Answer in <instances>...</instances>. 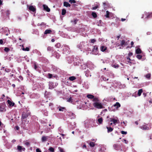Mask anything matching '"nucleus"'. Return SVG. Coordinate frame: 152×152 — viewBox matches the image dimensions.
I'll return each instance as SVG.
<instances>
[{
    "label": "nucleus",
    "mask_w": 152,
    "mask_h": 152,
    "mask_svg": "<svg viewBox=\"0 0 152 152\" xmlns=\"http://www.w3.org/2000/svg\"><path fill=\"white\" fill-rule=\"evenodd\" d=\"M112 66L115 68H118L119 67V66L118 65L116 64V65H112Z\"/></svg>",
    "instance_id": "nucleus-41"
},
{
    "label": "nucleus",
    "mask_w": 152,
    "mask_h": 152,
    "mask_svg": "<svg viewBox=\"0 0 152 152\" xmlns=\"http://www.w3.org/2000/svg\"><path fill=\"white\" fill-rule=\"evenodd\" d=\"M55 55L56 57L57 58H58L60 56L59 54L56 52H55Z\"/></svg>",
    "instance_id": "nucleus-31"
},
{
    "label": "nucleus",
    "mask_w": 152,
    "mask_h": 152,
    "mask_svg": "<svg viewBox=\"0 0 152 152\" xmlns=\"http://www.w3.org/2000/svg\"><path fill=\"white\" fill-rule=\"evenodd\" d=\"M83 148H86V145L85 144H84L83 146Z\"/></svg>",
    "instance_id": "nucleus-59"
},
{
    "label": "nucleus",
    "mask_w": 152,
    "mask_h": 152,
    "mask_svg": "<svg viewBox=\"0 0 152 152\" xmlns=\"http://www.w3.org/2000/svg\"><path fill=\"white\" fill-rule=\"evenodd\" d=\"M99 52V50L98 47L97 45H95L94 46V48L92 50V54L96 55Z\"/></svg>",
    "instance_id": "nucleus-4"
},
{
    "label": "nucleus",
    "mask_w": 152,
    "mask_h": 152,
    "mask_svg": "<svg viewBox=\"0 0 152 152\" xmlns=\"http://www.w3.org/2000/svg\"><path fill=\"white\" fill-rule=\"evenodd\" d=\"M115 45H116V46H119L120 45L118 43H116L115 44Z\"/></svg>",
    "instance_id": "nucleus-63"
},
{
    "label": "nucleus",
    "mask_w": 152,
    "mask_h": 152,
    "mask_svg": "<svg viewBox=\"0 0 152 152\" xmlns=\"http://www.w3.org/2000/svg\"><path fill=\"white\" fill-rule=\"evenodd\" d=\"M146 77L148 79H150L151 77V74H148L146 75Z\"/></svg>",
    "instance_id": "nucleus-45"
},
{
    "label": "nucleus",
    "mask_w": 152,
    "mask_h": 152,
    "mask_svg": "<svg viewBox=\"0 0 152 152\" xmlns=\"http://www.w3.org/2000/svg\"><path fill=\"white\" fill-rule=\"evenodd\" d=\"M107 49V47L104 45H102L100 47V50L102 52L105 51Z\"/></svg>",
    "instance_id": "nucleus-13"
},
{
    "label": "nucleus",
    "mask_w": 152,
    "mask_h": 152,
    "mask_svg": "<svg viewBox=\"0 0 152 152\" xmlns=\"http://www.w3.org/2000/svg\"><path fill=\"white\" fill-rule=\"evenodd\" d=\"M15 128H16V129L17 130H18L19 129V127H18V126H15Z\"/></svg>",
    "instance_id": "nucleus-61"
},
{
    "label": "nucleus",
    "mask_w": 152,
    "mask_h": 152,
    "mask_svg": "<svg viewBox=\"0 0 152 152\" xmlns=\"http://www.w3.org/2000/svg\"><path fill=\"white\" fill-rule=\"evenodd\" d=\"M121 133L123 134H127V132H125V131H121Z\"/></svg>",
    "instance_id": "nucleus-48"
},
{
    "label": "nucleus",
    "mask_w": 152,
    "mask_h": 152,
    "mask_svg": "<svg viewBox=\"0 0 152 152\" xmlns=\"http://www.w3.org/2000/svg\"><path fill=\"white\" fill-rule=\"evenodd\" d=\"M4 108V106L3 105H0V111L2 112Z\"/></svg>",
    "instance_id": "nucleus-25"
},
{
    "label": "nucleus",
    "mask_w": 152,
    "mask_h": 152,
    "mask_svg": "<svg viewBox=\"0 0 152 152\" xmlns=\"http://www.w3.org/2000/svg\"><path fill=\"white\" fill-rule=\"evenodd\" d=\"M67 101L68 102H72V99L71 97H70L68 99Z\"/></svg>",
    "instance_id": "nucleus-52"
},
{
    "label": "nucleus",
    "mask_w": 152,
    "mask_h": 152,
    "mask_svg": "<svg viewBox=\"0 0 152 152\" xmlns=\"http://www.w3.org/2000/svg\"><path fill=\"white\" fill-rule=\"evenodd\" d=\"M125 20H126V19H124V18H122L121 19V20L122 21H125Z\"/></svg>",
    "instance_id": "nucleus-64"
},
{
    "label": "nucleus",
    "mask_w": 152,
    "mask_h": 152,
    "mask_svg": "<svg viewBox=\"0 0 152 152\" xmlns=\"http://www.w3.org/2000/svg\"><path fill=\"white\" fill-rule=\"evenodd\" d=\"M34 69L35 70H37V66L35 63H34Z\"/></svg>",
    "instance_id": "nucleus-51"
},
{
    "label": "nucleus",
    "mask_w": 152,
    "mask_h": 152,
    "mask_svg": "<svg viewBox=\"0 0 152 152\" xmlns=\"http://www.w3.org/2000/svg\"><path fill=\"white\" fill-rule=\"evenodd\" d=\"M121 36V35L120 34L117 37V38H118V40L119 39L120 37Z\"/></svg>",
    "instance_id": "nucleus-60"
},
{
    "label": "nucleus",
    "mask_w": 152,
    "mask_h": 152,
    "mask_svg": "<svg viewBox=\"0 0 152 152\" xmlns=\"http://www.w3.org/2000/svg\"><path fill=\"white\" fill-rule=\"evenodd\" d=\"M4 50L5 52H8L10 50V49L6 47V48H5L4 49Z\"/></svg>",
    "instance_id": "nucleus-40"
},
{
    "label": "nucleus",
    "mask_w": 152,
    "mask_h": 152,
    "mask_svg": "<svg viewBox=\"0 0 152 152\" xmlns=\"http://www.w3.org/2000/svg\"><path fill=\"white\" fill-rule=\"evenodd\" d=\"M113 146L114 148L117 150H119L121 148V145L118 144H114Z\"/></svg>",
    "instance_id": "nucleus-6"
},
{
    "label": "nucleus",
    "mask_w": 152,
    "mask_h": 152,
    "mask_svg": "<svg viewBox=\"0 0 152 152\" xmlns=\"http://www.w3.org/2000/svg\"><path fill=\"white\" fill-rule=\"evenodd\" d=\"M49 138L48 136H43L41 138V140L42 142H45L48 140V139Z\"/></svg>",
    "instance_id": "nucleus-7"
},
{
    "label": "nucleus",
    "mask_w": 152,
    "mask_h": 152,
    "mask_svg": "<svg viewBox=\"0 0 152 152\" xmlns=\"http://www.w3.org/2000/svg\"><path fill=\"white\" fill-rule=\"evenodd\" d=\"M106 128L107 129V132L108 133L112 132L113 130V128L110 126H107Z\"/></svg>",
    "instance_id": "nucleus-12"
},
{
    "label": "nucleus",
    "mask_w": 152,
    "mask_h": 152,
    "mask_svg": "<svg viewBox=\"0 0 152 152\" xmlns=\"http://www.w3.org/2000/svg\"><path fill=\"white\" fill-rule=\"evenodd\" d=\"M135 53L137 54H140L142 53V50L140 48H138L136 50Z\"/></svg>",
    "instance_id": "nucleus-16"
},
{
    "label": "nucleus",
    "mask_w": 152,
    "mask_h": 152,
    "mask_svg": "<svg viewBox=\"0 0 152 152\" xmlns=\"http://www.w3.org/2000/svg\"><path fill=\"white\" fill-rule=\"evenodd\" d=\"M47 50L50 51H53V48L50 46H48L47 48Z\"/></svg>",
    "instance_id": "nucleus-23"
},
{
    "label": "nucleus",
    "mask_w": 152,
    "mask_h": 152,
    "mask_svg": "<svg viewBox=\"0 0 152 152\" xmlns=\"http://www.w3.org/2000/svg\"><path fill=\"white\" fill-rule=\"evenodd\" d=\"M50 151L52 152H54V149L52 147H50L48 149Z\"/></svg>",
    "instance_id": "nucleus-38"
},
{
    "label": "nucleus",
    "mask_w": 152,
    "mask_h": 152,
    "mask_svg": "<svg viewBox=\"0 0 152 152\" xmlns=\"http://www.w3.org/2000/svg\"><path fill=\"white\" fill-rule=\"evenodd\" d=\"M58 148L60 151V152H65L64 149L61 148L59 147Z\"/></svg>",
    "instance_id": "nucleus-43"
},
{
    "label": "nucleus",
    "mask_w": 152,
    "mask_h": 152,
    "mask_svg": "<svg viewBox=\"0 0 152 152\" xmlns=\"http://www.w3.org/2000/svg\"><path fill=\"white\" fill-rule=\"evenodd\" d=\"M93 102H98L99 101V99L97 98L94 97V98L93 99Z\"/></svg>",
    "instance_id": "nucleus-30"
},
{
    "label": "nucleus",
    "mask_w": 152,
    "mask_h": 152,
    "mask_svg": "<svg viewBox=\"0 0 152 152\" xmlns=\"http://www.w3.org/2000/svg\"><path fill=\"white\" fill-rule=\"evenodd\" d=\"M25 145L27 146H28L30 145V143L28 142H26L24 143Z\"/></svg>",
    "instance_id": "nucleus-50"
},
{
    "label": "nucleus",
    "mask_w": 152,
    "mask_h": 152,
    "mask_svg": "<svg viewBox=\"0 0 152 152\" xmlns=\"http://www.w3.org/2000/svg\"><path fill=\"white\" fill-rule=\"evenodd\" d=\"M22 50L23 51H29L30 50L29 48L28 47H26V48H23Z\"/></svg>",
    "instance_id": "nucleus-39"
},
{
    "label": "nucleus",
    "mask_w": 152,
    "mask_h": 152,
    "mask_svg": "<svg viewBox=\"0 0 152 152\" xmlns=\"http://www.w3.org/2000/svg\"><path fill=\"white\" fill-rule=\"evenodd\" d=\"M91 15L94 18H96L97 16V15L96 13L95 12H93L92 13Z\"/></svg>",
    "instance_id": "nucleus-27"
},
{
    "label": "nucleus",
    "mask_w": 152,
    "mask_h": 152,
    "mask_svg": "<svg viewBox=\"0 0 152 152\" xmlns=\"http://www.w3.org/2000/svg\"><path fill=\"white\" fill-rule=\"evenodd\" d=\"M112 121L113 122V124H114V125H115L116 124H118L119 123V121L118 120H116L114 119L112 120Z\"/></svg>",
    "instance_id": "nucleus-18"
},
{
    "label": "nucleus",
    "mask_w": 152,
    "mask_h": 152,
    "mask_svg": "<svg viewBox=\"0 0 152 152\" xmlns=\"http://www.w3.org/2000/svg\"><path fill=\"white\" fill-rule=\"evenodd\" d=\"M126 45V42L125 40H122L121 41V43L120 45L121 46L123 47L124 45Z\"/></svg>",
    "instance_id": "nucleus-19"
},
{
    "label": "nucleus",
    "mask_w": 152,
    "mask_h": 152,
    "mask_svg": "<svg viewBox=\"0 0 152 152\" xmlns=\"http://www.w3.org/2000/svg\"><path fill=\"white\" fill-rule=\"evenodd\" d=\"M96 41V40L94 39H91V43H94Z\"/></svg>",
    "instance_id": "nucleus-49"
},
{
    "label": "nucleus",
    "mask_w": 152,
    "mask_h": 152,
    "mask_svg": "<svg viewBox=\"0 0 152 152\" xmlns=\"http://www.w3.org/2000/svg\"><path fill=\"white\" fill-rule=\"evenodd\" d=\"M5 97V95L4 94H3L2 95V96H1V97L0 98V101H2L3 100L4 98Z\"/></svg>",
    "instance_id": "nucleus-42"
},
{
    "label": "nucleus",
    "mask_w": 152,
    "mask_h": 152,
    "mask_svg": "<svg viewBox=\"0 0 152 152\" xmlns=\"http://www.w3.org/2000/svg\"><path fill=\"white\" fill-rule=\"evenodd\" d=\"M134 44V42L133 41H132L131 42V45H132V47H133V45Z\"/></svg>",
    "instance_id": "nucleus-58"
},
{
    "label": "nucleus",
    "mask_w": 152,
    "mask_h": 152,
    "mask_svg": "<svg viewBox=\"0 0 152 152\" xmlns=\"http://www.w3.org/2000/svg\"><path fill=\"white\" fill-rule=\"evenodd\" d=\"M29 115L30 113L28 111L23 112L21 117L22 120V121L23 119L27 118Z\"/></svg>",
    "instance_id": "nucleus-3"
},
{
    "label": "nucleus",
    "mask_w": 152,
    "mask_h": 152,
    "mask_svg": "<svg viewBox=\"0 0 152 152\" xmlns=\"http://www.w3.org/2000/svg\"><path fill=\"white\" fill-rule=\"evenodd\" d=\"M146 18H149L152 17V12L146 13H145Z\"/></svg>",
    "instance_id": "nucleus-8"
},
{
    "label": "nucleus",
    "mask_w": 152,
    "mask_h": 152,
    "mask_svg": "<svg viewBox=\"0 0 152 152\" xmlns=\"http://www.w3.org/2000/svg\"><path fill=\"white\" fill-rule=\"evenodd\" d=\"M66 10L65 9H63L62 10V15H64L66 13Z\"/></svg>",
    "instance_id": "nucleus-35"
},
{
    "label": "nucleus",
    "mask_w": 152,
    "mask_h": 152,
    "mask_svg": "<svg viewBox=\"0 0 152 152\" xmlns=\"http://www.w3.org/2000/svg\"><path fill=\"white\" fill-rule=\"evenodd\" d=\"M87 97L89 99H93L94 96L91 94H88L87 95Z\"/></svg>",
    "instance_id": "nucleus-29"
},
{
    "label": "nucleus",
    "mask_w": 152,
    "mask_h": 152,
    "mask_svg": "<svg viewBox=\"0 0 152 152\" xmlns=\"http://www.w3.org/2000/svg\"><path fill=\"white\" fill-rule=\"evenodd\" d=\"M65 109V108L64 107H60L59 109V111H63V110Z\"/></svg>",
    "instance_id": "nucleus-47"
},
{
    "label": "nucleus",
    "mask_w": 152,
    "mask_h": 152,
    "mask_svg": "<svg viewBox=\"0 0 152 152\" xmlns=\"http://www.w3.org/2000/svg\"><path fill=\"white\" fill-rule=\"evenodd\" d=\"M55 46L58 48H60L61 46V45L60 43H58L55 45Z\"/></svg>",
    "instance_id": "nucleus-36"
},
{
    "label": "nucleus",
    "mask_w": 152,
    "mask_h": 152,
    "mask_svg": "<svg viewBox=\"0 0 152 152\" xmlns=\"http://www.w3.org/2000/svg\"><path fill=\"white\" fill-rule=\"evenodd\" d=\"M52 32V31L51 30L47 29L45 30L44 32V34H50Z\"/></svg>",
    "instance_id": "nucleus-15"
},
{
    "label": "nucleus",
    "mask_w": 152,
    "mask_h": 152,
    "mask_svg": "<svg viewBox=\"0 0 152 152\" xmlns=\"http://www.w3.org/2000/svg\"><path fill=\"white\" fill-rule=\"evenodd\" d=\"M89 145L91 147H94L95 145V143L94 142H91L89 143Z\"/></svg>",
    "instance_id": "nucleus-34"
},
{
    "label": "nucleus",
    "mask_w": 152,
    "mask_h": 152,
    "mask_svg": "<svg viewBox=\"0 0 152 152\" xmlns=\"http://www.w3.org/2000/svg\"><path fill=\"white\" fill-rule=\"evenodd\" d=\"M69 2L71 3H75L76 2V1L75 0H69Z\"/></svg>",
    "instance_id": "nucleus-46"
},
{
    "label": "nucleus",
    "mask_w": 152,
    "mask_h": 152,
    "mask_svg": "<svg viewBox=\"0 0 152 152\" xmlns=\"http://www.w3.org/2000/svg\"><path fill=\"white\" fill-rule=\"evenodd\" d=\"M36 152H42L41 151L39 148H37L36 149Z\"/></svg>",
    "instance_id": "nucleus-54"
},
{
    "label": "nucleus",
    "mask_w": 152,
    "mask_h": 152,
    "mask_svg": "<svg viewBox=\"0 0 152 152\" xmlns=\"http://www.w3.org/2000/svg\"><path fill=\"white\" fill-rule=\"evenodd\" d=\"M142 91H142V89H140L138 90V94L139 96H140L141 95V94L142 93Z\"/></svg>",
    "instance_id": "nucleus-28"
},
{
    "label": "nucleus",
    "mask_w": 152,
    "mask_h": 152,
    "mask_svg": "<svg viewBox=\"0 0 152 152\" xmlns=\"http://www.w3.org/2000/svg\"><path fill=\"white\" fill-rule=\"evenodd\" d=\"M69 79L70 80L72 81L75 80L76 79V77L75 76H72L69 77Z\"/></svg>",
    "instance_id": "nucleus-22"
},
{
    "label": "nucleus",
    "mask_w": 152,
    "mask_h": 152,
    "mask_svg": "<svg viewBox=\"0 0 152 152\" xmlns=\"http://www.w3.org/2000/svg\"><path fill=\"white\" fill-rule=\"evenodd\" d=\"M52 74H51L50 73H48V77L49 78H51L52 77Z\"/></svg>",
    "instance_id": "nucleus-44"
},
{
    "label": "nucleus",
    "mask_w": 152,
    "mask_h": 152,
    "mask_svg": "<svg viewBox=\"0 0 152 152\" xmlns=\"http://www.w3.org/2000/svg\"><path fill=\"white\" fill-rule=\"evenodd\" d=\"M78 21V20L77 19H74L73 20H72L71 21V22L73 23L74 25H75Z\"/></svg>",
    "instance_id": "nucleus-24"
},
{
    "label": "nucleus",
    "mask_w": 152,
    "mask_h": 152,
    "mask_svg": "<svg viewBox=\"0 0 152 152\" xmlns=\"http://www.w3.org/2000/svg\"><path fill=\"white\" fill-rule=\"evenodd\" d=\"M66 49L68 50V49H69V48L68 46L67 45H65L64 46Z\"/></svg>",
    "instance_id": "nucleus-55"
},
{
    "label": "nucleus",
    "mask_w": 152,
    "mask_h": 152,
    "mask_svg": "<svg viewBox=\"0 0 152 152\" xmlns=\"http://www.w3.org/2000/svg\"><path fill=\"white\" fill-rule=\"evenodd\" d=\"M93 104L95 107L97 109L104 108L103 106L99 102H94L93 103Z\"/></svg>",
    "instance_id": "nucleus-2"
},
{
    "label": "nucleus",
    "mask_w": 152,
    "mask_h": 152,
    "mask_svg": "<svg viewBox=\"0 0 152 152\" xmlns=\"http://www.w3.org/2000/svg\"><path fill=\"white\" fill-rule=\"evenodd\" d=\"M22 147L20 145H18L17 146V149L20 151H22Z\"/></svg>",
    "instance_id": "nucleus-33"
},
{
    "label": "nucleus",
    "mask_w": 152,
    "mask_h": 152,
    "mask_svg": "<svg viewBox=\"0 0 152 152\" xmlns=\"http://www.w3.org/2000/svg\"><path fill=\"white\" fill-rule=\"evenodd\" d=\"M44 9L48 12H49L50 11V9L46 5H43Z\"/></svg>",
    "instance_id": "nucleus-9"
},
{
    "label": "nucleus",
    "mask_w": 152,
    "mask_h": 152,
    "mask_svg": "<svg viewBox=\"0 0 152 152\" xmlns=\"http://www.w3.org/2000/svg\"><path fill=\"white\" fill-rule=\"evenodd\" d=\"M83 42H80L79 44L78 45L77 47L79 49H81L83 48Z\"/></svg>",
    "instance_id": "nucleus-20"
},
{
    "label": "nucleus",
    "mask_w": 152,
    "mask_h": 152,
    "mask_svg": "<svg viewBox=\"0 0 152 152\" xmlns=\"http://www.w3.org/2000/svg\"><path fill=\"white\" fill-rule=\"evenodd\" d=\"M53 105V104L52 103H50L49 104V106H52Z\"/></svg>",
    "instance_id": "nucleus-62"
},
{
    "label": "nucleus",
    "mask_w": 152,
    "mask_h": 152,
    "mask_svg": "<svg viewBox=\"0 0 152 152\" xmlns=\"http://www.w3.org/2000/svg\"><path fill=\"white\" fill-rule=\"evenodd\" d=\"M94 120L93 119H88L86 120L85 121V124L86 127H88L90 125H91L92 123L94 122Z\"/></svg>",
    "instance_id": "nucleus-1"
},
{
    "label": "nucleus",
    "mask_w": 152,
    "mask_h": 152,
    "mask_svg": "<svg viewBox=\"0 0 152 152\" xmlns=\"http://www.w3.org/2000/svg\"><path fill=\"white\" fill-rule=\"evenodd\" d=\"M142 56L141 55L138 54L136 56V57L139 59H141L142 58Z\"/></svg>",
    "instance_id": "nucleus-32"
},
{
    "label": "nucleus",
    "mask_w": 152,
    "mask_h": 152,
    "mask_svg": "<svg viewBox=\"0 0 152 152\" xmlns=\"http://www.w3.org/2000/svg\"><path fill=\"white\" fill-rule=\"evenodd\" d=\"M106 14L105 15V17L107 18H108L109 17V12L108 11H106Z\"/></svg>",
    "instance_id": "nucleus-37"
},
{
    "label": "nucleus",
    "mask_w": 152,
    "mask_h": 152,
    "mask_svg": "<svg viewBox=\"0 0 152 152\" xmlns=\"http://www.w3.org/2000/svg\"><path fill=\"white\" fill-rule=\"evenodd\" d=\"M133 55V53L132 52H130L128 54V56L130 57Z\"/></svg>",
    "instance_id": "nucleus-53"
},
{
    "label": "nucleus",
    "mask_w": 152,
    "mask_h": 152,
    "mask_svg": "<svg viewBox=\"0 0 152 152\" xmlns=\"http://www.w3.org/2000/svg\"><path fill=\"white\" fill-rule=\"evenodd\" d=\"M64 6L65 7H70L71 6V5L68 2H66V1H64Z\"/></svg>",
    "instance_id": "nucleus-17"
},
{
    "label": "nucleus",
    "mask_w": 152,
    "mask_h": 152,
    "mask_svg": "<svg viewBox=\"0 0 152 152\" xmlns=\"http://www.w3.org/2000/svg\"><path fill=\"white\" fill-rule=\"evenodd\" d=\"M140 128L141 129L143 130H149L151 128V127H150L147 126L145 125H143L142 126H141Z\"/></svg>",
    "instance_id": "nucleus-5"
},
{
    "label": "nucleus",
    "mask_w": 152,
    "mask_h": 152,
    "mask_svg": "<svg viewBox=\"0 0 152 152\" xmlns=\"http://www.w3.org/2000/svg\"><path fill=\"white\" fill-rule=\"evenodd\" d=\"M3 40L2 39H0V44L1 45H3Z\"/></svg>",
    "instance_id": "nucleus-56"
},
{
    "label": "nucleus",
    "mask_w": 152,
    "mask_h": 152,
    "mask_svg": "<svg viewBox=\"0 0 152 152\" xmlns=\"http://www.w3.org/2000/svg\"><path fill=\"white\" fill-rule=\"evenodd\" d=\"M114 106L115 107H117V108H118L119 107L121 106V104L119 102H116Z\"/></svg>",
    "instance_id": "nucleus-26"
},
{
    "label": "nucleus",
    "mask_w": 152,
    "mask_h": 152,
    "mask_svg": "<svg viewBox=\"0 0 152 152\" xmlns=\"http://www.w3.org/2000/svg\"><path fill=\"white\" fill-rule=\"evenodd\" d=\"M28 9L30 11H32L33 12H34L36 10V8H35L32 5L30 6L29 7Z\"/></svg>",
    "instance_id": "nucleus-11"
},
{
    "label": "nucleus",
    "mask_w": 152,
    "mask_h": 152,
    "mask_svg": "<svg viewBox=\"0 0 152 152\" xmlns=\"http://www.w3.org/2000/svg\"><path fill=\"white\" fill-rule=\"evenodd\" d=\"M97 121L100 124H102L103 123V119L102 117L98 119Z\"/></svg>",
    "instance_id": "nucleus-21"
},
{
    "label": "nucleus",
    "mask_w": 152,
    "mask_h": 152,
    "mask_svg": "<svg viewBox=\"0 0 152 152\" xmlns=\"http://www.w3.org/2000/svg\"><path fill=\"white\" fill-rule=\"evenodd\" d=\"M21 80H23V77L21 76H19L18 77Z\"/></svg>",
    "instance_id": "nucleus-57"
},
{
    "label": "nucleus",
    "mask_w": 152,
    "mask_h": 152,
    "mask_svg": "<svg viewBox=\"0 0 152 152\" xmlns=\"http://www.w3.org/2000/svg\"><path fill=\"white\" fill-rule=\"evenodd\" d=\"M7 102L10 106H13L15 104V103L13 102H11L9 100H7Z\"/></svg>",
    "instance_id": "nucleus-14"
},
{
    "label": "nucleus",
    "mask_w": 152,
    "mask_h": 152,
    "mask_svg": "<svg viewBox=\"0 0 152 152\" xmlns=\"http://www.w3.org/2000/svg\"><path fill=\"white\" fill-rule=\"evenodd\" d=\"M95 6L93 7L91 9L92 10H95L99 7V3H96V4H95Z\"/></svg>",
    "instance_id": "nucleus-10"
}]
</instances>
